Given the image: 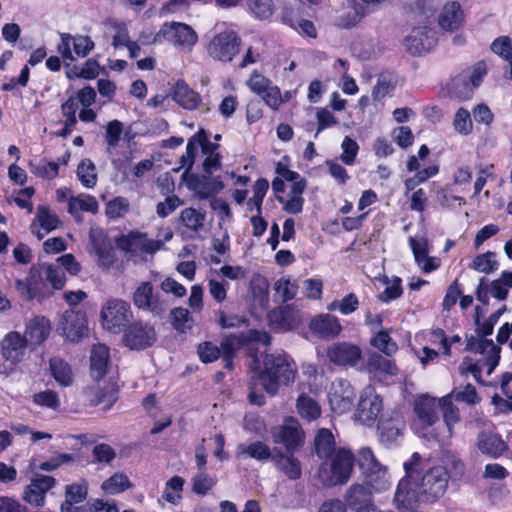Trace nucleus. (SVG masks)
Here are the masks:
<instances>
[{"label": "nucleus", "mask_w": 512, "mask_h": 512, "mask_svg": "<svg viewBox=\"0 0 512 512\" xmlns=\"http://www.w3.org/2000/svg\"><path fill=\"white\" fill-rule=\"evenodd\" d=\"M405 478L398 483L394 502L398 509L409 511L418 501L433 503L446 492L449 472L442 466L427 470L422 476L414 475L412 463H404Z\"/></svg>", "instance_id": "f257e3e1"}, {"label": "nucleus", "mask_w": 512, "mask_h": 512, "mask_svg": "<svg viewBox=\"0 0 512 512\" xmlns=\"http://www.w3.org/2000/svg\"><path fill=\"white\" fill-rule=\"evenodd\" d=\"M297 374V366L293 359L286 353L265 354L263 358V370L258 374L261 387L270 395H275L280 385L294 383Z\"/></svg>", "instance_id": "f03ea898"}, {"label": "nucleus", "mask_w": 512, "mask_h": 512, "mask_svg": "<svg viewBox=\"0 0 512 512\" xmlns=\"http://www.w3.org/2000/svg\"><path fill=\"white\" fill-rule=\"evenodd\" d=\"M323 462L317 471L319 481L327 487L346 484L352 475L355 463L353 452L347 448H338Z\"/></svg>", "instance_id": "7ed1b4c3"}, {"label": "nucleus", "mask_w": 512, "mask_h": 512, "mask_svg": "<svg viewBox=\"0 0 512 512\" xmlns=\"http://www.w3.org/2000/svg\"><path fill=\"white\" fill-rule=\"evenodd\" d=\"M134 305L154 317L162 318L170 307L169 300L155 292L151 282H141L133 293Z\"/></svg>", "instance_id": "20e7f679"}, {"label": "nucleus", "mask_w": 512, "mask_h": 512, "mask_svg": "<svg viewBox=\"0 0 512 512\" xmlns=\"http://www.w3.org/2000/svg\"><path fill=\"white\" fill-rule=\"evenodd\" d=\"M132 317L130 305L121 299L107 301L101 311L103 327L113 333L120 332Z\"/></svg>", "instance_id": "39448f33"}, {"label": "nucleus", "mask_w": 512, "mask_h": 512, "mask_svg": "<svg viewBox=\"0 0 512 512\" xmlns=\"http://www.w3.org/2000/svg\"><path fill=\"white\" fill-rule=\"evenodd\" d=\"M241 40L234 31L218 33L210 41L207 51L215 60L230 62L239 52Z\"/></svg>", "instance_id": "423d86ee"}, {"label": "nucleus", "mask_w": 512, "mask_h": 512, "mask_svg": "<svg viewBox=\"0 0 512 512\" xmlns=\"http://www.w3.org/2000/svg\"><path fill=\"white\" fill-rule=\"evenodd\" d=\"M382 409L383 400L381 396L376 393L373 386H366L360 394V400L355 414L356 420L363 425L371 426L377 420Z\"/></svg>", "instance_id": "0eeeda50"}, {"label": "nucleus", "mask_w": 512, "mask_h": 512, "mask_svg": "<svg viewBox=\"0 0 512 512\" xmlns=\"http://www.w3.org/2000/svg\"><path fill=\"white\" fill-rule=\"evenodd\" d=\"M182 179L185 181L187 188L200 200L214 198L225 187L221 177L212 176V174L204 173L203 175H198L188 173Z\"/></svg>", "instance_id": "6e6552de"}, {"label": "nucleus", "mask_w": 512, "mask_h": 512, "mask_svg": "<svg viewBox=\"0 0 512 512\" xmlns=\"http://www.w3.org/2000/svg\"><path fill=\"white\" fill-rule=\"evenodd\" d=\"M157 340L155 328L141 321L134 322L125 330L123 341L133 350H143L151 347Z\"/></svg>", "instance_id": "1a4fd4ad"}, {"label": "nucleus", "mask_w": 512, "mask_h": 512, "mask_svg": "<svg viewBox=\"0 0 512 512\" xmlns=\"http://www.w3.org/2000/svg\"><path fill=\"white\" fill-rule=\"evenodd\" d=\"M57 329L67 340L79 341L88 331L86 313L73 309L65 311Z\"/></svg>", "instance_id": "9d476101"}, {"label": "nucleus", "mask_w": 512, "mask_h": 512, "mask_svg": "<svg viewBox=\"0 0 512 512\" xmlns=\"http://www.w3.org/2000/svg\"><path fill=\"white\" fill-rule=\"evenodd\" d=\"M355 396V390L348 380L339 378L332 382L329 403L335 413L349 411L354 404Z\"/></svg>", "instance_id": "9b49d317"}, {"label": "nucleus", "mask_w": 512, "mask_h": 512, "mask_svg": "<svg viewBox=\"0 0 512 512\" xmlns=\"http://www.w3.org/2000/svg\"><path fill=\"white\" fill-rule=\"evenodd\" d=\"M273 442L283 444L288 453H293L303 442V432L296 420L290 419L271 431Z\"/></svg>", "instance_id": "f8f14e48"}, {"label": "nucleus", "mask_w": 512, "mask_h": 512, "mask_svg": "<svg viewBox=\"0 0 512 512\" xmlns=\"http://www.w3.org/2000/svg\"><path fill=\"white\" fill-rule=\"evenodd\" d=\"M437 42L436 32L426 26L416 27L405 38L404 46L413 56L430 51Z\"/></svg>", "instance_id": "ddd939ff"}, {"label": "nucleus", "mask_w": 512, "mask_h": 512, "mask_svg": "<svg viewBox=\"0 0 512 512\" xmlns=\"http://www.w3.org/2000/svg\"><path fill=\"white\" fill-rule=\"evenodd\" d=\"M56 484L52 476L36 475L23 492V500L29 505L40 508L45 505L46 493Z\"/></svg>", "instance_id": "4468645a"}, {"label": "nucleus", "mask_w": 512, "mask_h": 512, "mask_svg": "<svg viewBox=\"0 0 512 512\" xmlns=\"http://www.w3.org/2000/svg\"><path fill=\"white\" fill-rule=\"evenodd\" d=\"M361 349L351 343L338 342L327 349V357L335 365L354 367L361 359Z\"/></svg>", "instance_id": "2eb2a0df"}, {"label": "nucleus", "mask_w": 512, "mask_h": 512, "mask_svg": "<svg viewBox=\"0 0 512 512\" xmlns=\"http://www.w3.org/2000/svg\"><path fill=\"white\" fill-rule=\"evenodd\" d=\"M271 337L268 333L258 330H249L247 333L230 334L225 337L220 345V354L234 355L242 345L247 342H260L269 344Z\"/></svg>", "instance_id": "dca6fc26"}, {"label": "nucleus", "mask_w": 512, "mask_h": 512, "mask_svg": "<svg viewBox=\"0 0 512 512\" xmlns=\"http://www.w3.org/2000/svg\"><path fill=\"white\" fill-rule=\"evenodd\" d=\"M122 248L131 253L132 255L137 254H154L162 246L161 240H154L147 237L146 234L140 232H130L122 242Z\"/></svg>", "instance_id": "f3484780"}, {"label": "nucleus", "mask_w": 512, "mask_h": 512, "mask_svg": "<svg viewBox=\"0 0 512 512\" xmlns=\"http://www.w3.org/2000/svg\"><path fill=\"white\" fill-rule=\"evenodd\" d=\"M27 345L28 343L19 332L11 331L0 343L2 356L11 364H17L24 357Z\"/></svg>", "instance_id": "a211bd4d"}, {"label": "nucleus", "mask_w": 512, "mask_h": 512, "mask_svg": "<svg viewBox=\"0 0 512 512\" xmlns=\"http://www.w3.org/2000/svg\"><path fill=\"white\" fill-rule=\"evenodd\" d=\"M170 96L179 106L186 110H195L201 103V96L194 91L184 80H178L171 88Z\"/></svg>", "instance_id": "6ab92c4d"}, {"label": "nucleus", "mask_w": 512, "mask_h": 512, "mask_svg": "<svg viewBox=\"0 0 512 512\" xmlns=\"http://www.w3.org/2000/svg\"><path fill=\"white\" fill-rule=\"evenodd\" d=\"M439 401L422 395L415 400L414 412L422 426H432L438 420Z\"/></svg>", "instance_id": "aec40b11"}, {"label": "nucleus", "mask_w": 512, "mask_h": 512, "mask_svg": "<svg viewBox=\"0 0 512 512\" xmlns=\"http://www.w3.org/2000/svg\"><path fill=\"white\" fill-rule=\"evenodd\" d=\"M476 446L482 454L491 458H498L507 445L500 435L491 431H482L477 436Z\"/></svg>", "instance_id": "412c9836"}, {"label": "nucleus", "mask_w": 512, "mask_h": 512, "mask_svg": "<svg viewBox=\"0 0 512 512\" xmlns=\"http://www.w3.org/2000/svg\"><path fill=\"white\" fill-rule=\"evenodd\" d=\"M270 326L279 331H288L294 328L299 320L295 310L289 305L273 309L268 314Z\"/></svg>", "instance_id": "4be33fe9"}, {"label": "nucleus", "mask_w": 512, "mask_h": 512, "mask_svg": "<svg viewBox=\"0 0 512 512\" xmlns=\"http://www.w3.org/2000/svg\"><path fill=\"white\" fill-rule=\"evenodd\" d=\"M50 333V323L45 317H34L26 324L23 336L28 345L37 346L43 343Z\"/></svg>", "instance_id": "5701e85b"}, {"label": "nucleus", "mask_w": 512, "mask_h": 512, "mask_svg": "<svg viewBox=\"0 0 512 512\" xmlns=\"http://www.w3.org/2000/svg\"><path fill=\"white\" fill-rule=\"evenodd\" d=\"M276 468L291 480H297L302 475L300 461L293 456V453L285 454L278 449H274L272 457Z\"/></svg>", "instance_id": "b1692460"}, {"label": "nucleus", "mask_w": 512, "mask_h": 512, "mask_svg": "<svg viewBox=\"0 0 512 512\" xmlns=\"http://www.w3.org/2000/svg\"><path fill=\"white\" fill-rule=\"evenodd\" d=\"M86 394L93 406L103 404L105 409H109L118 399V388L115 384L109 383L103 388L91 387Z\"/></svg>", "instance_id": "393cba45"}, {"label": "nucleus", "mask_w": 512, "mask_h": 512, "mask_svg": "<svg viewBox=\"0 0 512 512\" xmlns=\"http://www.w3.org/2000/svg\"><path fill=\"white\" fill-rule=\"evenodd\" d=\"M310 328L323 338H333L342 330L338 319L330 314H322L314 318L311 321Z\"/></svg>", "instance_id": "a878e982"}, {"label": "nucleus", "mask_w": 512, "mask_h": 512, "mask_svg": "<svg viewBox=\"0 0 512 512\" xmlns=\"http://www.w3.org/2000/svg\"><path fill=\"white\" fill-rule=\"evenodd\" d=\"M373 491L366 484L355 483L345 493V501L350 507L356 508L374 505L372 503Z\"/></svg>", "instance_id": "bb28decb"}, {"label": "nucleus", "mask_w": 512, "mask_h": 512, "mask_svg": "<svg viewBox=\"0 0 512 512\" xmlns=\"http://www.w3.org/2000/svg\"><path fill=\"white\" fill-rule=\"evenodd\" d=\"M109 359V349L104 344H97L92 347L90 357L91 375L99 380L106 374L107 363Z\"/></svg>", "instance_id": "cd10ccee"}, {"label": "nucleus", "mask_w": 512, "mask_h": 512, "mask_svg": "<svg viewBox=\"0 0 512 512\" xmlns=\"http://www.w3.org/2000/svg\"><path fill=\"white\" fill-rule=\"evenodd\" d=\"M274 451L262 441H255L250 444L241 443L237 446L236 455L238 458L250 457L258 461L272 459Z\"/></svg>", "instance_id": "c85d7f7f"}, {"label": "nucleus", "mask_w": 512, "mask_h": 512, "mask_svg": "<svg viewBox=\"0 0 512 512\" xmlns=\"http://www.w3.org/2000/svg\"><path fill=\"white\" fill-rule=\"evenodd\" d=\"M463 20V13L457 2H451L444 6L439 15V25L442 29L454 31L458 29Z\"/></svg>", "instance_id": "c756f323"}, {"label": "nucleus", "mask_w": 512, "mask_h": 512, "mask_svg": "<svg viewBox=\"0 0 512 512\" xmlns=\"http://www.w3.org/2000/svg\"><path fill=\"white\" fill-rule=\"evenodd\" d=\"M405 423L401 417L383 419L378 424L379 437L381 442L391 443L402 435Z\"/></svg>", "instance_id": "7c9ffc66"}, {"label": "nucleus", "mask_w": 512, "mask_h": 512, "mask_svg": "<svg viewBox=\"0 0 512 512\" xmlns=\"http://www.w3.org/2000/svg\"><path fill=\"white\" fill-rule=\"evenodd\" d=\"M367 368L375 375L394 376L398 372V368L394 360L385 357L379 353H372L367 361Z\"/></svg>", "instance_id": "2f4dec72"}, {"label": "nucleus", "mask_w": 512, "mask_h": 512, "mask_svg": "<svg viewBox=\"0 0 512 512\" xmlns=\"http://www.w3.org/2000/svg\"><path fill=\"white\" fill-rule=\"evenodd\" d=\"M167 33L176 45L190 47L197 41L195 31L183 23H172Z\"/></svg>", "instance_id": "473e14b6"}, {"label": "nucleus", "mask_w": 512, "mask_h": 512, "mask_svg": "<svg viewBox=\"0 0 512 512\" xmlns=\"http://www.w3.org/2000/svg\"><path fill=\"white\" fill-rule=\"evenodd\" d=\"M250 291L255 302L266 310L269 307V282L261 275H254L250 281Z\"/></svg>", "instance_id": "72a5a7b5"}, {"label": "nucleus", "mask_w": 512, "mask_h": 512, "mask_svg": "<svg viewBox=\"0 0 512 512\" xmlns=\"http://www.w3.org/2000/svg\"><path fill=\"white\" fill-rule=\"evenodd\" d=\"M315 451L319 458L330 457L335 449V438L331 430L319 429L314 439Z\"/></svg>", "instance_id": "f704fd0d"}, {"label": "nucleus", "mask_w": 512, "mask_h": 512, "mask_svg": "<svg viewBox=\"0 0 512 512\" xmlns=\"http://www.w3.org/2000/svg\"><path fill=\"white\" fill-rule=\"evenodd\" d=\"M50 370L56 382L63 386H70L73 382L72 370L68 363L60 358H53L50 360Z\"/></svg>", "instance_id": "c9c22d12"}, {"label": "nucleus", "mask_w": 512, "mask_h": 512, "mask_svg": "<svg viewBox=\"0 0 512 512\" xmlns=\"http://www.w3.org/2000/svg\"><path fill=\"white\" fill-rule=\"evenodd\" d=\"M439 407L442 409L444 422L447 426L448 432L452 435L453 426L459 422V410L452 403V394H448L439 400Z\"/></svg>", "instance_id": "e433bc0d"}, {"label": "nucleus", "mask_w": 512, "mask_h": 512, "mask_svg": "<svg viewBox=\"0 0 512 512\" xmlns=\"http://www.w3.org/2000/svg\"><path fill=\"white\" fill-rule=\"evenodd\" d=\"M489 287L492 297L497 300H505L509 289L512 288V272H502L500 277L493 280Z\"/></svg>", "instance_id": "4c0bfd02"}, {"label": "nucleus", "mask_w": 512, "mask_h": 512, "mask_svg": "<svg viewBox=\"0 0 512 512\" xmlns=\"http://www.w3.org/2000/svg\"><path fill=\"white\" fill-rule=\"evenodd\" d=\"M76 209L95 214L98 212L99 205L95 197L87 194H80L79 196L72 197L69 200L68 212L70 214H74Z\"/></svg>", "instance_id": "58836bf2"}, {"label": "nucleus", "mask_w": 512, "mask_h": 512, "mask_svg": "<svg viewBox=\"0 0 512 512\" xmlns=\"http://www.w3.org/2000/svg\"><path fill=\"white\" fill-rule=\"evenodd\" d=\"M37 219L41 229L44 230L43 234H41L40 231H37V236L39 239H42L45 234L56 229L60 223L57 215L51 213L48 207L43 205H40L37 208Z\"/></svg>", "instance_id": "ea45409f"}, {"label": "nucleus", "mask_w": 512, "mask_h": 512, "mask_svg": "<svg viewBox=\"0 0 512 512\" xmlns=\"http://www.w3.org/2000/svg\"><path fill=\"white\" fill-rule=\"evenodd\" d=\"M205 217V213L194 208H185L180 213V221L193 232H198L203 228Z\"/></svg>", "instance_id": "a19ab883"}, {"label": "nucleus", "mask_w": 512, "mask_h": 512, "mask_svg": "<svg viewBox=\"0 0 512 512\" xmlns=\"http://www.w3.org/2000/svg\"><path fill=\"white\" fill-rule=\"evenodd\" d=\"M170 322L180 333H185L193 326V319L188 309L183 307H176L170 311Z\"/></svg>", "instance_id": "79ce46f5"}, {"label": "nucleus", "mask_w": 512, "mask_h": 512, "mask_svg": "<svg viewBox=\"0 0 512 512\" xmlns=\"http://www.w3.org/2000/svg\"><path fill=\"white\" fill-rule=\"evenodd\" d=\"M297 410L299 415L308 421L315 420L321 413L318 403L306 395L299 396L297 400Z\"/></svg>", "instance_id": "37998d69"}, {"label": "nucleus", "mask_w": 512, "mask_h": 512, "mask_svg": "<svg viewBox=\"0 0 512 512\" xmlns=\"http://www.w3.org/2000/svg\"><path fill=\"white\" fill-rule=\"evenodd\" d=\"M269 189V182L265 178L258 179L253 187V196L247 201L248 210L262 212V202Z\"/></svg>", "instance_id": "c03bdc74"}, {"label": "nucleus", "mask_w": 512, "mask_h": 512, "mask_svg": "<svg viewBox=\"0 0 512 512\" xmlns=\"http://www.w3.org/2000/svg\"><path fill=\"white\" fill-rule=\"evenodd\" d=\"M77 176L83 186L93 188L97 183V174L94 163L90 159H84L77 167Z\"/></svg>", "instance_id": "a18cd8bd"}, {"label": "nucleus", "mask_w": 512, "mask_h": 512, "mask_svg": "<svg viewBox=\"0 0 512 512\" xmlns=\"http://www.w3.org/2000/svg\"><path fill=\"white\" fill-rule=\"evenodd\" d=\"M365 484L374 492L387 491L391 486V480L387 468H378L376 474L364 479Z\"/></svg>", "instance_id": "49530a36"}, {"label": "nucleus", "mask_w": 512, "mask_h": 512, "mask_svg": "<svg viewBox=\"0 0 512 512\" xmlns=\"http://www.w3.org/2000/svg\"><path fill=\"white\" fill-rule=\"evenodd\" d=\"M131 486L128 477L122 473H115L105 480L101 488L106 494H117L125 491Z\"/></svg>", "instance_id": "de8ad7c7"}, {"label": "nucleus", "mask_w": 512, "mask_h": 512, "mask_svg": "<svg viewBox=\"0 0 512 512\" xmlns=\"http://www.w3.org/2000/svg\"><path fill=\"white\" fill-rule=\"evenodd\" d=\"M130 209V203L127 198L117 196L106 204L105 214L109 219L123 218Z\"/></svg>", "instance_id": "09e8293b"}, {"label": "nucleus", "mask_w": 512, "mask_h": 512, "mask_svg": "<svg viewBox=\"0 0 512 512\" xmlns=\"http://www.w3.org/2000/svg\"><path fill=\"white\" fill-rule=\"evenodd\" d=\"M395 87L394 77L390 73H381L377 83L372 90V97L375 101H380L386 97Z\"/></svg>", "instance_id": "8fccbe9b"}, {"label": "nucleus", "mask_w": 512, "mask_h": 512, "mask_svg": "<svg viewBox=\"0 0 512 512\" xmlns=\"http://www.w3.org/2000/svg\"><path fill=\"white\" fill-rule=\"evenodd\" d=\"M453 128L454 130L463 136L469 135L473 130V122L471 119L470 112L461 107L457 110L455 113L454 119H453Z\"/></svg>", "instance_id": "3c124183"}, {"label": "nucleus", "mask_w": 512, "mask_h": 512, "mask_svg": "<svg viewBox=\"0 0 512 512\" xmlns=\"http://www.w3.org/2000/svg\"><path fill=\"white\" fill-rule=\"evenodd\" d=\"M496 254L494 252H486L483 254H480L474 258L471 264V268L485 273L489 274L497 269L498 262L495 259Z\"/></svg>", "instance_id": "603ef678"}, {"label": "nucleus", "mask_w": 512, "mask_h": 512, "mask_svg": "<svg viewBox=\"0 0 512 512\" xmlns=\"http://www.w3.org/2000/svg\"><path fill=\"white\" fill-rule=\"evenodd\" d=\"M45 279L53 286L54 289H61L65 285V274L58 264L44 265L43 267Z\"/></svg>", "instance_id": "864d4df0"}, {"label": "nucleus", "mask_w": 512, "mask_h": 512, "mask_svg": "<svg viewBox=\"0 0 512 512\" xmlns=\"http://www.w3.org/2000/svg\"><path fill=\"white\" fill-rule=\"evenodd\" d=\"M184 480L180 476H173L167 483L162 497L169 503L176 504L183 489Z\"/></svg>", "instance_id": "5fc2aeb1"}, {"label": "nucleus", "mask_w": 512, "mask_h": 512, "mask_svg": "<svg viewBox=\"0 0 512 512\" xmlns=\"http://www.w3.org/2000/svg\"><path fill=\"white\" fill-rule=\"evenodd\" d=\"M370 343L373 347L382 351L386 356H391L397 351L396 343L385 331H380L375 337L371 339Z\"/></svg>", "instance_id": "6e6d98bb"}, {"label": "nucleus", "mask_w": 512, "mask_h": 512, "mask_svg": "<svg viewBox=\"0 0 512 512\" xmlns=\"http://www.w3.org/2000/svg\"><path fill=\"white\" fill-rule=\"evenodd\" d=\"M274 290L283 302H287L296 296L298 286L289 278H280L274 283Z\"/></svg>", "instance_id": "4d7b16f0"}, {"label": "nucleus", "mask_w": 512, "mask_h": 512, "mask_svg": "<svg viewBox=\"0 0 512 512\" xmlns=\"http://www.w3.org/2000/svg\"><path fill=\"white\" fill-rule=\"evenodd\" d=\"M491 50L506 61L512 60V39L508 36L496 38L490 46Z\"/></svg>", "instance_id": "13d9d810"}, {"label": "nucleus", "mask_w": 512, "mask_h": 512, "mask_svg": "<svg viewBox=\"0 0 512 512\" xmlns=\"http://www.w3.org/2000/svg\"><path fill=\"white\" fill-rule=\"evenodd\" d=\"M275 1L276 0H249V5L256 17L267 19L274 13Z\"/></svg>", "instance_id": "bf43d9fd"}, {"label": "nucleus", "mask_w": 512, "mask_h": 512, "mask_svg": "<svg viewBox=\"0 0 512 512\" xmlns=\"http://www.w3.org/2000/svg\"><path fill=\"white\" fill-rule=\"evenodd\" d=\"M216 481L204 471H200L193 478V491L198 495H205L211 490Z\"/></svg>", "instance_id": "052dcab7"}, {"label": "nucleus", "mask_w": 512, "mask_h": 512, "mask_svg": "<svg viewBox=\"0 0 512 512\" xmlns=\"http://www.w3.org/2000/svg\"><path fill=\"white\" fill-rule=\"evenodd\" d=\"M31 172L42 178L52 179L58 175L59 165L56 162L30 163Z\"/></svg>", "instance_id": "680f3d73"}, {"label": "nucleus", "mask_w": 512, "mask_h": 512, "mask_svg": "<svg viewBox=\"0 0 512 512\" xmlns=\"http://www.w3.org/2000/svg\"><path fill=\"white\" fill-rule=\"evenodd\" d=\"M263 101L273 110H277L283 103V98L280 89L276 85H269L267 89H264L258 94Z\"/></svg>", "instance_id": "e2e57ef3"}, {"label": "nucleus", "mask_w": 512, "mask_h": 512, "mask_svg": "<svg viewBox=\"0 0 512 512\" xmlns=\"http://www.w3.org/2000/svg\"><path fill=\"white\" fill-rule=\"evenodd\" d=\"M342 154L340 159L346 165H352L355 161V158L358 154L359 146L355 140L350 138L349 136H345L342 144Z\"/></svg>", "instance_id": "0e129e2a"}, {"label": "nucleus", "mask_w": 512, "mask_h": 512, "mask_svg": "<svg viewBox=\"0 0 512 512\" xmlns=\"http://www.w3.org/2000/svg\"><path fill=\"white\" fill-rule=\"evenodd\" d=\"M33 401L37 405L47 407L50 409H57L60 405L58 395L51 390H46V391L34 394Z\"/></svg>", "instance_id": "69168bd1"}, {"label": "nucleus", "mask_w": 512, "mask_h": 512, "mask_svg": "<svg viewBox=\"0 0 512 512\" xmlns=\"http://www.w3.org/2000/svg\"><path fill=\"white\" fill-rule=\"evenodd\" d=\"M442 461L446 465V470H450L449 475L460 477L464 474V464L457 455L447 452L443 455Z\"/></svg>", "instance_id": "338daca9"}, {"label": "nucleus", "mask_w": 512, "mask_h": 512, "mask_svg": "<svg viewBox=\"0 0 512 512\" xmlns=\"http://www.w3.org/2000/svg\"><path fill=\"white\" fill-rule=\"evenodd\" d=\"M73 50L79 57H85L94 48V42L88 36H72Z\"/></svg>", "instance_id": "774afa93"}]
</instances>
